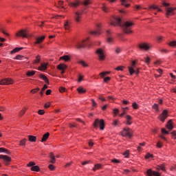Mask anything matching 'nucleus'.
Masks as SVG:
<instances>
[{
	"mask_svg": "<svg viewBox=\"0 0 176 176\" xmlns=\"http://www.w3.org/2000/svg\"><path fill=\"white\" fill-rule=\"evenodd\" d=\"M111 25H119L122 27L124 34H133L131 28L134 25L132 21H124L119 16H114L111 22Z\"/></svg>",
	"mask_w": 176,
	"mask_h": 176,
	"instance_id": "obj_1",
	"label": "nucleus"
},
{
	"mask_svg": "<svg viewBox=\"0 0 176 176\" xmlns=\"http://www.w3.org/2000/svg\"><path fill=\"white\" fill-rule=\"evenodd\" d=\"M68 3V6L72 9H78L80 5H84L85 6H87L89 3H90V0H85L84 1H80V0H73L72 1L66 0Z\"/></svg>",
	"mask_w": 176,
	"mask_h": 176,
	"instance_id": "obj_2",
	"label": "nucleus"
},
{
	"mask_svg": "<svg viewBox=\"0 0 176 176\" xmlns=\"http://www.w3.org/2000/svg\"><path fill=\"white\" fill-rule=\"evenodd\" d=\"M162 6H164L165 10H166V17H170V16H174V14H175V12H174V10H176V7L175 8H172V7H168L170 6V3H166V2H163L162 3Z\"/></svg>",
	"mask_w": 176,
	"mask_h": 176,
	"instance_id": "obj_3",
	"label": "nucleus"
},
{
	"mask_svg": "<svg viewBox=\"0 0 176 176\" xmlns=\"http://www.w3.org/2000/svg\"><path fill=\"white\" fill-rule=\"evenodd\" d=\"M98 126L100 130H104V129H105V122H104V120H100L98 118L95 120L94 122V129H97Z\"/></svg>",
	"mask_w": 176,
	"mask_h": 176,
	"instance_id": "obj_4",
	"label": "nucleus"
},
{
	"mask_svg": "<svg viewBox=\"0 0 176 176\" xmlns=\"http://www.w3.org/2000/svg\"><path fill=\"white\" fill-rule=\"evenodd\" d=\"M135 60H133L132 61L131 66L129 67L130 75H133V74H136V75H138V74L140 73V69L135 67Z\"/></svg>",
	"mask_w": 176,
	"mask_h": 176,
	"instance_id": "obj_5",
	"label": "nucleus"
},
{
	"mask_svg": "<svg viewBox=\"0 0 176 176\" xmlns=\"http://www.w3.org/2000/svg\"><path fill=\"white\" fill-rule=\"evenodd\" d=\"M131 134H133V131L129 127L124 128L121 132L122 137H128L129 138H131Z\"/></svg>",
	"mask_w": 176,
	"mask_h": 176,
	"instance_id": "obj_6",
	"label": "nucleus"
},
{
	"mask_svg": "<svg viewBox=\"0 0 176 176\" xmlns=\"http://www.w3.org/2000/svg\"><path fill=\"white\" fill-rule=\"evenodd\" d=\"M82 14H83V12L80 10H77L74 12V21L76 23H80V20H82Z\"/></svg>",
	"mask_w": 176,
	"mask_h": 176,
	"instance_id": "obj_7",
	"label": "nucleus"
},
{
	"mask_svg": "<svg viewBox=\"0 0 176 176\" xmlns=\"http://www.w3.org/2000/svg\"><path fill=\"white\" fill-rule=\"evenodd\" d=\"M16 36H21L22 38H28V30H21L16 34Z\"/></svg>",
	"mask_w": 176,
	"mask_h": 176,
	"instance_id": "obj_8",
	"label": "nucleus"
},
{
	"mask_svg": "<svg viewBox=\"0 0 176 176\" xmlns=\"http://www.w3.org/2000/svg\"><path fill=\"white\" fill-rule=\"evenodd\" d=\"M0 159H2L4 164H6V166H8V164H9L10 162H12V158L8 157V155H0Z\"/></svg>",
	"mask_w": 176,
	"mask_h": 176,
	"instance_id": "obj_9",
	"label": "nucleus"
},
{
	"mask_svg": "<svg viewBox=\"0 0 176 176\" xmlns=\"http://www.w3.org/2000/svg\"><path fill=\"white\" fill-rule=\"evenodd\" d=\"M86 41L78 42L76 44V47L79 50H82V49H84L85 46H89V44L87 43H85Z\"/></svg>",
	"mask_w": 176,
	"mask_h": 176,
	"instance_id": "obj_10",
	"label": "nucleus"
},
{
	"mask_svg": "<svg viewBox=\"0 0 176 176\" xmlns=\"http://www.w3.org/2000/svg\"><path fill=\"white\" fill-rule=\"evenodd\" d=\"M96 54L99 57V60H100L101 61L105 60V54H104V50H102V49H98L96 51Z\"/></svg>",
	"mask_w": 176,
	"mask_h": 176,
	"instance_id": "obj_11",
	"label": "nucleus"
},
{
	"mask_svg": "<svg viewBox=\"0 0 176 176\" xmlns=\"http://www.w3.org/2000/svg\"><path fill=\"white\" fill-rule=\"evenodd\" d=\"M0 85H13V80H12V78H6L3 80H1L0 81Z\"/></svg>",
	"mask_w": 176,
	"mask_h": 176,
	"instance_id": "obj_12",
	"label": "nucleus"
},
{
	"mask_svg": "<svg viewBox=\"0 0 176 176\" xmlns=\"http://www.w3.org/2000/svg\"><path fill=\"white\" fill-rule=\"evenodd\" d=\"M100 28H101V25H98L96 30L90 32L91 35H94V36H98V35L101 34Z\"/></svg>",
	"mask_w": 176,
	"mask_h": 176,
	"instance_id": "obj_13",
	"label": "nucleus"
},
{
	"mask_svg": "<svg viewBox=\"0 0 176 176\" xmlns=\"http://www.w3.org/2000/svg\"><path fill=\"white\" fill-rule=\"evenodd\" d=\"M146 174L148 176H160V173L156 172V171H153L152 170V169H148L146 172Z\"/></svg>",
	"mask_w": 176,
	"mask_h": 176,
	"instance_id": "obj_14",
	"label": "nucleus"
},
{
	"mask_svg": "<svg viewBox=\"0 0 176 176\" xmlns=\"http://www.w3.org/2000/svg\"><path fill=\"white\" fill-rule=\"evenodd\" d=\"M111 34L112 32L111 30L107 31V42H109V43H112V42H113V37L111 36Z\"/></svg>",
	"mask_w": 176,
	"mask_h": 176,
	"instance_id": "obj_15",
	"label": "nucleus"
},
{
	"mask_svg": "<svg viewBox=\"0 0 176 176\" xmlns=\"http://www.w3.org/2000/svg\"><path fill=\"white\" fill-rule=\"evenodd\" d=\"M167 113H168L167 110H164L161 116L159 117L161 122H164V120L167 119Z\"/></svg>",
	"mask_w": 176,
	"mask_h": 176,
	"instance_id": "obj_16",
	"label": "nucleus"
},
{
	"mask_svg": "<svg viewBox=\"0 0 176 176\" xmlns=\"http://www.w3.org/2000/svg\"><path fill=\"white\" fill-rule=\"evenodd\" d=\"M138 47L142 50H149V45L145 43L139 44Z\"/></svg>",
	"mask_w": 176,
	"mask_h": 176,
	"instance_id": "obj_17",
	"label": "nucleus"
},
{
	"mask_svg": "<svg viewBox=\"0 0 176 176\" xmlns=\"http://www.w3.org/2000/svg\"><path fill=\"white\" fill-rule=\"evenodd\" d=\"M149 10H157V12H163V10L159 8V6L152 5L148 8Z\"/></svg>",
	"mask_w": 176,
	"mask_h": 176,
	"instance_id": "obj_18",
	"label": "nucleus"
},
{
	"mask_svg": "<svg viewBox=\"0 0 176 176\" xmlns=\"http://www.w3.org/2000/svg\"><path fill=\"white\" fill-rule=\"evenodd\" d=\"M43 41H45V36H42L41 37H37L36 38L35 44L41 45V43H42L43 42Z\"/></svg>",
	"mask_w": 176,
	"mask_h": 176,
	"instance_id": "obj_19",
	"label": "nucleus"
},
{
	"mask_svg": "<svg viewBox=\"0 0 176 176\" xmlns=\"http://www.w3.org/2000/svg\"><path fill=\"white\" fill-rule=\"evenodd\" d=\"M126 124L129 126H131L133 124V118H131L130 116H126Z\"/></svg>",
	"mask_w": 176,
	"mask_h": 176,
	"instance_id": "obj_20",
	"label": "nucleus"
},
{
	"mask_svg": "<svg viewBox=\"0 0 176 176\" xmlns=\"http://www.w3.org/2000/svg\"><path fill=\"white\" fill-rule=\"evenodd\" d=\"M50 135V133L49 132H47L45 134H44L41 139V142H45L47 141V139L49 138Z\"/></svg>",
	"mask_w": 176,
	"mask_h": 176,
	"instance_id": "obj_21",
	"label": "nucleus"
},
{
	"mask_svg": "<svg viewBox=\"0 0 176 176\" xmlns=\"http://www.w3.org/2000/svg\"><path fill=\"white\" fill-rule=\"evenodd\" d=\"M57 69H59L60 71H63L65 69H67V65L65 64H59L57 66Z\"/></svg>",
	"mask_w": 176,
	"mask_h": 176,
	"instance_id": "obj_22",
	"label": "nucleus"
},
{
	"mask_svg": "<svg viewBox=\"0 0 176 176\" xmlns=\"http://www.w3.org/2000/svg\"><path fill=\"white\" fill-rule=\"evenodd\" d=\"M60 60H63L65 63H68L71 60V57L68 55L63 56L60 58Z\"/></svg>",
	"mask_w": 176,
	"mask_h": 176,
	"instance_id": "obj_23",
	"label": "nucleus"
},
{
	"mask_svg": "<svg viewBox=\"0 0 176 176\" xmlns=\"http://www.w3.org/2000/svg\"><path fill=\"white\" fill-rule=\"evenodd\" d=\"M121 5L125 6V8H130V4H129V1L127 0H120Z\"/></svg>",
	"mask_w": 176,
	"mask_h": 176,
	"instance_id": "obj_24",
	"label": "nucleus"
},
{
	"mask_svg": "<svg viewBox=\"0 0 176 176\" xmlns=\"http://www.w3.org/2000/svg\"><path fill=\"white\" fill-rule=\"evenodd\" d=\"M172 120H170L167 124H166V128L168 129V130H173V129H174V126H173V123H172Z\"/></svg>",
	"mask_w": 176,
	"mask_h": 176,
	"instance_id": "obj_25",
	"label": "nucleus"
},
{
	"mask_svg": "<svg viewBox=\"0 0 176 176\" xmlns=\"http://www.w3.org/2000/svg\"><path fill=\"white\" fill-rule=\"evenodd\" d=\"M47 63H41V67H39V70L40 71H45L46 69H47Z\"/></svg>",
	"mask_w": 176,
	"mask_h": 176,
	"instance_id": "obj_26",
	"label": "nucleus"
},
{
	"mask_svg": "<svg viewBox=\"0 0 176 176\" xmlns=\"http://www.w3.org/2000/svg\"><path fill=\"white\" fill-rule=\"evenodd\" d=\"M39 78H41V79H43V80H44L45 82V83H47V85H49V79L47 78V77H46V76L43 75V74H40L39 75Z\"/></svg>",
	"mask_w": 176,
	"mask_h": 176,
	"instance_id": "obj_27",
	"label": "nucleus"
},
{
	"mask_svg": "<svg viewBox=\"0 0 176 176\" xmlns=\"http://www.w3.org/2000/svg\"><path fill=\"white\" fill-rule=\"evenodd\" d=\"M101 168H102V165H101L100 164H95L93 168V171H97V170H101Z\"/></svg>",
	"mask_w": 176,
	"mask_h": 176,
	"instance_id": "obj_28",
	"label": "nucleus"
},
{
	"mask_svg": "<svg viewBox=\"0 0 176 176\" xmlns=\"http://www.w3.org/2000/svg\"><path fill=\"white\" fill-rule=\"evenodd\" d=\"M50 157L51 159L50 163H56V157H54V154H53V153H50Z\"/></svg>",
	"mask_w": 176,
	"mask_h": 176,
	"instance_id": "obj_29",
	"label": "nucleus"
},
{
	"mask_svg": "<svg viewBox=\"0 0 176 176\" xmlns=\"http://www.w3.org/2000/svg\"><path fill=\"white\" fill-rule=\"evenodd\" d=\"M28 140L30 142H36V138L34 135H28Z\"/></svg>",
	"mask_w": 176,
	"mask_h": 176,
	"instance_id": "obj_30",
	"label": "nucleus"
},
{
	"mask_svg": "<svg viewBox=\"0 0 176 176\" xmlns=\"http://www.w3.org/2000/svg\"><path fill=\"white\" fill-rule=\"evenodd\" d=\"M77 91L79 93V94H83L84 93H86V89L82 87H80L77 89Z\"/></svg>",
	"mask_w": 176,
	"mask_h": 176,
	"instance_id": "obj_31",
	"label": "nucleus"
},
{
	"mask_svg": "<svg viewBox=\"0 0 176 176\" xmlns=\"http://www.w3.org/2000/svg\"><path fill=\"white\" fill-rule=\"evenodd\" d=\"M20 50H23V47H16L11 51V54H13V53H17V52H20Z\"/></svg>",
	"mask_w": 176,
	"mask_h": 176,
	"instance_id": "obj_32",
	"label": "nucleus"
},
{
	"mask_svg": "<svg viewBox=\"0 0 176 176\" xmlns=\"http://www.w3.org/2000/svg\"><path fill=\"white\" fill-rule=\"evenodd\" d=\"M102 10L104 12V13H108L109 12V8L105 6V4H103V6L102 7Z\"/></svg>",
	"mask_w": 176,
	"mask_h": 176,
	"instance_id": "obj_33",
	"label": "nucleus"
},
{
	"mask_svg": "<svg viewBox=\"0 0 176 176\" xmlns=\"http://www.w3.org/2000/svg\"><path fill=\"white\" fill-rule=\"evenodd\" d=\"M39 63H41V56L38 55L34 60V64H39Z\"/></svg>",
	"mask_w": 176,
	"mask_h": 176,
	"instance_id": "obj_34",
	"label": "nucleus"
},
{
	"mask_svg": "<svg viewBox=\"0 0 176 176\" xmlns=\"http://www.w3.org/2000/svg\"><path fill=\"white\" fill-rule=\"evenodd\" d=\"M2 152H4L7 155H9L10 153V152H9V150H8L5 148H0V153H2Z\"/></svg>",
	"mask_w": 176,
	"mask_h": 176,
	"instance_id": "obj_35",
	"label": "nucleus"
},
{
	"mask_svg": "<svg viewBox=\"0 0 176 176\" xmlns=\"http://www.w3.org/2000/svg\"><path fill=\"white\" fill-rule=\"evenodd\" d=\"M35 74V71L32 70V71H28L26 73L27 76H34V74Z\"/></svg>",
	"mask_w": 176,
	"mask_h": 176,
	"instance_id": "obj_36",
	"label": "nucleus"
},
{
	"mask_svg": "<svg viewBox=\"0 0 176 176\" xmlns=\"http://www.w3.org/2000/svg\"><path fill=\"white\" fill-rule=\"evenodd\" d=\"M30 170H32V171H39L40 168H39V166H32Z\"/></svg>",
	"mask_w": 176,
	"mask_h": 176,
	"instance_id": "obj_37",
	"label": "nucleus"
},
{
	"mask_svg": "<svg viewBox=\"0 0 176 176\" xmlns=\"http://www.w3.org/2000/svg\"><path fill=\"white\" fill-rule=\"evenodd\" d=\"M64 28H65V30H69L70 28V26H69V23L68 22V21H66L64 23Z\"/></svg>",
	"mask_w": 176,
	"mask_h": 176,
	"instance_id": "obj_38",
	"label": "nucleus"
},
{
	"mask_svg": "<svg viewBox=\"0 0 176 176\" xmlns=\"http://www.w3.org/2000/svg\"><path fill=\"white\" fill-rule=\"evenodd\" d=\"M78 63L82 65V67H89V65H87V63H86V62H85V60H80L78 61Z\"/></svg>",
	"mask_w": 176,
	"mask_h": 176,
	"instance_id": "obj_39",
	"label": "nucleus"
},
{
	"mask_svg": "<svg viewBox=\"0 0 176 176\" xmlns=\"http://www.w3.org/2000/svg\"><path fill=\"white\" fill-rule=\"evenodd\" d=\"M26 140L25 139H23L22 140L20 141V144L19 145L21 146H24V145H25V142H26Z\"/></svg>",
	"mask_w": 176,
	"mask_h": 176,
	"instance_id": "obj_40",
	"label": "nucleus"
},
{
	"mask_svg": "<svg viewBox=\"0 0 176 176\" xmlns=\"http://www.w3.org/2000/svg\"><path fill=\"white\" fill-rule=\"evenodd\" d=\"M153 109H155L157 112H158V111H159V104H154L153 105Z\"/></svg>",
	"mask_w": 176,
	"mask_h": 176,
	"instance_id": "obj_41",
	"label": "nucleus"
},
{
	"mask_svg": "<svg viewBox=\"0 0 176 176\" xmlns=\"http://www.w3.org/2000/svg\"><path fill=\"white\" fill-rule=\"evenodd\" d=\"M112 124H113V126H119V120H114L113 121Z\"/></svg>",
	"mask_w": 176,
	"mask_h": 176,
	"instance_id": "obj_42",
	"label": "nucleus"
},
{
	"mask_svg": "<svg viewBox=\"0 0 176 176\" xmlns=\"http://www.w3.org/2000/svg\"><path fill=\"white\" fill-rule=\"evenodd\" d=\"M144 60H145L144 61L146 64L149 65V63L151 62V58H149V56H147L146 58H144Z\"/></svg>",
	"mask_w": 176,
	"mask_h": 176,
	"instance_id": "obj_43",
	"label": "nucleus"
},
{
	"mask_svg": "<svg viewBox=\"0 0 176 176\" xmlns=\"http://www.w3.org/2000/svg\"><path fill=\"white\" fill-rule=\"evenodd\" d=\"M116 53L117 54H120V53H122V48H120V47H116Z\"/></svg>",
	"mask_w": 176,
	"mask_h": 176,
	"instance_id": "obj_44",
	"label": "nucleus"
},
{
	"mask_svg": "<svg viewBox=\"0 0 176 176\" xmlns=\"http://www.w3.org/2000/svg\"><path fill=\"white\" fill-rule=\"evenodd\" d=\"M111 162L114 163L115 164H118L120 163V160H117V159H113V160H111Z\"/></svg>",
	"mask_w": 176,
	"mask_h": 176,
	"instance_id": "obj_45",
	"label": "nucleus"
},
{
	"mask_svg": "<svg viewBox=\"0 0 176 176\" xmlns=\"http://www.w3.org/2000/svg\"><path fill=\"white\" fill-rule=\"evenodd\" d=\"M23 58H24V56H22V55H17L16 57H15V60H23Z\"/></svg>",
	"mask_w": 176,
	"mask_h": 176,
	"instance_id": "obj_46",
	"label": "nucleus"
},
{
	"mask_svg": "<svg viewBox=\"0 0 176 176\" xmlns=\"http://www.w3.org/2000/svg\"><path fill=\"white\" fill-rule=\"evenodd\" d=\"M108 74H109V72H103L102 73L100 74V76L102 77V78H104V76H105V75H108Z\"/></svg>",
	"mask_w": 176,
	"mask_h": 176,
	"instance_id": "obj_47",
	"label": "nucleus"
},
{
	"mask_svg": "<svg viewBox=\"0 0 176 176\" xmlns=\"http://www.w3.org/2000/svg\"><path fill=\"white\" fill-rule=\"evenodd\" d=\"M169 45L172 46V47H176V41L170 42Z\"/></svg>",
	"mask_w": 176,
	"mask_h": 176,
	"instance_id": "obj_48",
	"label": "nucleus"
},
{
	"mask_svg": "<svg viewBox=\"0 0 176 176\" xmlns=\"http://www.w3.org/2000/svg\"><path fill=\"white\" fill-rule=\"evenodd\" d=\"M129 155H130V151L129 150L126 151L124 153V157H129Z\"/></svg>",
	"mask_w": 176,
	"mask_h": 176,
	"instance_id": "obj_49",
	"label": "nucleus"
},
{
	"mask_svg": "<svg viewBox=\"0 0 176 176\" xmlns=\"http://www.w3.org/2000/svg\"><path fill=\"white\" fill-rule=\"evenodd\" d=\"M132 107L134 109H138V104L135 102L133 103Z\"/></svg>",
	"mask_w": 176,
	"mask_h": 176,
	"instance_id": "obj_50",
	"label": "nucleus"
},
{
	"mask_svg": "<svg viewBox=\"0 0 176 176\" xmlns=\"http://www.w3.org/2000/svg\"><path fill=\"white\" fill-rule=\"evenodd\" d=\"M157 148H162L163 146V143H162V142H158L157 143V145H156Z\"/></svg>",
	"mask_w": 176,
	"mask_h": 176,
	"instance_id": "obj_51",
	"label": "nucleus"
},
{
	"mask_svg": "<svg viewBox=\"0 0 176 176\" xmlns=\"http://www.w3.org/2000/svg\"><path fill=\"white\" fill-rule=\"evenodd\" d=\"M157 168L158 170H162V171H166V168L163 165L159 166Z\"/></svg>",
	"mask_w": 176,
	"mask_h": 176,
	"instance_id": "obj_52",
	"label": "nucleus"
},
{
	"mask_svg": "<svg viewBox=\"0 0 176 176\" xmlns=\"http://www.w3.org/2000/svg\"><path fill=\"white\" fill-rule=\"evenodd\" d=\"M35 166V162H30L28 164V167H34Z\"/></svg>",
	"mask_w": 176,
	"mask_h": 176,
	"instance_id": "obj_53",
	"label": "nucleus"
},
{
	"mask_svg": "<svg viewBox=\"0 0 176 176\" xmlns=\"http://www.w3.org/2000/svg\"><path fill=\"white\" fill-rule=\"evenodd\" d=\"M149 157H153V155L151 154V153H147L145 155V159H149Z\"/></svg>",
	"mask_w": 176,
	"mask_h": 176,
	"instance_id": "obj_54",
	"label": "nucleus"
},
{
	"mask_svg": "<svg viewBox=\"0 0 176 176\" xmlns=\"http://www.w3.org/2000/svg\"><path fill=\"white\" fill-rule=\"evenodd\" d=\"M124 67L123 66H118L117 68H116V71H122Z\"/></svg>",
	"mask_w": 176,
	"mask_h": 176,
	"instance_id": "obj_55",
	"label": "nucleus"
},
{
	"mask_svg": "<svg viewBox=\"0 0 176 176\" xmlns=\"http://www.w3.org/2000/svg\"><path fill=\"white\" fill-rule=\"evenodd\" d=\"M39 90H40L39 88L37 87L36 89H32L30 92L34 94V93L39 91Z\"/></svg>",
	"mask_w": 176,
	"mask_h": 176,
	"instance_id": "obj_56",
	"label": "nucleus"
},
{
	"mask_svg": "<svg viewBox=\"0 0 176 176\" xmlns=\"http://www.w3.org/2000/svg\"><path fill=\"white\" fill-rule=\"evenodd\" d=\"M50 105H52L50 102L45 103L44 105V108H45V109H47V108L50 107Z\"/></svg>",
	"mask_w": 176,
	"mask_h": 176,
	"instance_id": "obj_57",
	"label": "nucleus"
},
{
	"mask_svg": "<svg viewBox=\"0 0 176 176\" xmlns=\"http://www.w3.org/2000/svg\"><path fill=\"white\" fill-rule=\"evenodd\" d=\"M48 168H50V170H51L52 171H54V166H53V164H50Z\"/></svg>",
	"mask_w": 176,
	"mask_h": 176,
	"instance_id": "obj_58",
	"label": "nucleus"
},
{
	"mask_svg": "<svg viewBox=\"0 0 176 176\" xmlns=\"http://www.w3.org/2000/svg\"><path fill=\"white\" fill-rule=\"evenodd\" d=\"M59 91H60V93H64V91H65V87H60L59 88Z\"/></svg>",
	"mask_w": 176,
	"mask_h": 176,
	"instance_id": "obj_59",
	"label": "nucleus"
},
{
	"mask_svg": "<svg viewBox=\"0 0 176 176\" xmlns=\"http://www.w3.org/2000/svg\"><path fill=\"white\" fill-rule=\"evenodd\" d=\"M27 109V108H25V110L23 109L21 111V112L19 113L20 116H23V115H24V113H25V110Z\"/></svg>",
	"mask_w": 176,
	"mask_h": 176,
	"instance_id": "obj_60",
	"label": "nucleus"
},
{
	"mask_svg": "<svg viewBox=\"0 0 176 176\" xmlns=\"http://www.w3.org/2000/svg\"><path fill=\"white\" fill-rule=\"evenodd\" d=\"M113 113H114L115 116H116V115H118V113H119V109H113Z\"/></svg>",
	"mask_w": 176,
	"mask_h": 176,
	"instance_id": "obj_61",
	"label": "nucleus"
},
{
	"mask_svg": "<svg viewBox=\"0 0 176 176\" xmlns=\"http://www.w3.org/2000/svg\"><path fill=\"white\" fill-rule=\"evenodd\" d=\"M91 102H92L93 107H97V102H96L94 99H91Z\"/></svg>",
	"mask_w": 176,
	"mask_h": 176,
	"instance_id": "obj_62",
	"label": "nucleus"
},
{
	"mask_svg": "<svg viewBox=\"0 0 176 176\" xmlns=\"http://www.w3.org/2000/svg\"><path fill=\"white\" fill-rule=\"evenodd\" d=\"M38 115H44L45 110H38Z\"/></svg>",
	"mask_w": 176,
	"mask_h": 176,
	"instance_id": "obj_63",
	"label": "nucleus"
},
{
	"mask_svg": "<svg viewBox=\"0 0 176 176\" xmlns=\"http://www.w3.org/2000/svg\"><path fill=\"white\" fill-rule=\"evenodd\" d=\"M172 135H173V138H174V140H176V132L173 131L171 133Z\"/></svg>",
	"mask_w": 176,
	"mask_h": 176,
	"instance_id": "obj_64",
	"label": "nucleus"
}]
</instances>
